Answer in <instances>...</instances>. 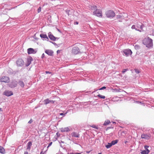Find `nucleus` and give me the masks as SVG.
<instances>
[{"instance_id":"f257e3e1","label":"nucleus","mask_w":154,"mask_h":154,"mask_svg":"<svg viewBox=\"0 0 154 154\" xmlns=\"http://www.w3.org/2000/svg\"><path fill=\"white\" fill-rule=\"evenodd\" d=\"M143 43L147 48H150L153 45L152 40L149 37L145 38L143 40Z\"/></svg>"},{"instance_id":"f03ea898","label":"nucleus","mask_w":154,"mask_h":154,"mask_svg":"<svg viewBox=\"0 0 154 154\" xmlns=\"http://www.w3.org/2000/svg\"><path fill=\"white\" fill-rule=\"evenodd\" d=\"M143 25L142 23H137V25L136 26L134 25L132 26L131 27V29H135L136 30L140 32H141L140 29L141 30L143 29Z\"/></svg>"},{"instance_id":"7ed1b4c3","label":"nucleus","mask_w":154,"mask_h":154,"mask_svg":"<svg viewBox=\"0 0 154 154\" xmlns=\"http://www.w3.org/2000/svg\"><path fill=\"white\" fill-rule=\"evenodd\" d=\"M105 14L107 17L113 18L115 16V14L114 12L112 10H108L107 11Z\"/></svg>"},{"instance_id":"20e7f679","label":"nucleus","mask_w":154,"mask_h":154,"mask_svg":"<svg viewBox=\"0 0 154 154\" xmlns=\"http://www.w3.org/2000/svg\"><path fill=\"white\" fill-rule=\"evenodd\" d=\"M93 14L99 17H102V11L99 9H96V10L93 12Z\"/></svg>"},{"instance_id":"39448f33","label":"nucleus","mask_w":154,"mask_h":154,"mask_svg":"<svg viewBox=\"0 0 154 154\" xmlns=\"http://www.w3.org/2000/svg\"><path fill=\"white\" fill-rule=\"evenodd\" d=\"M80 52L79 48L77 46L74 47L72 50V53L74 54H76Z\"/></svg>"},{"instance_id":"423d86ee","label":"nucleus","mask_w":154,"mask_h":154,"mask_svg":"<svg viewBox=\"0 0 154 154\" xmlns=\"http://www.w3.org/2000/svg\"><path fill=\"white\" fill-rule=\"evenodd\" d=\"M0 81L1 82L8 83L9 82L10 79L8 77L3 76L1 78Z\"/></svg>"},{"instance_id":"0eeeda50","label":"nucleus","mask_w":154,"mask_h":154,"mask_svg":"<svg viewBox=\"0 0 154 154\" xmlns=\"http://www.w3.org/2000/svg\"><path fill=\"white\" fill-rule=\"evenodd\" d=\"M144 148L145 150H143L140 153L141 154H148L150 152V151L149 150L148 148L149 147V146H145Z\"/></svg>"},{"instance_id":"6e6552de","label":"nucleus","mask_w":154,"mask_h":154,"mask_svg":"<svg viewBox=\"0 0 154 154\" xmlns=\"http://www.w3.org/2000/svg\"><path fill=\"white\" fill-rule=\"evenodd\" d=\"M123 52L125 55L128 56L129 55H131L132 54V52L130 49H128L125 50L123 51Z\"/></svg>"},{"instance_id":"1a4fd4ad","label":"nucleus","mask_w":154,"mask_h":154,"mask_svg":"<svg viewBox=\"0 0 154 154\" xmlns=\"http://www.w3.org/2000/svg\"><path fill=\"white\" fill-rule=\"evenodd\" d=\"M16 63L18 66H22L23 65L24 62L22 59L20 58L17 61Z\"/></svg>"},{"instance_id":"9d476101","label":"nucleus","mask_w":154,"mask_h":154,"mask_svg":"<svg viewBox=\"0 0 154 154\" xmlns=\"http://www.w3.org/2000/svg\"><path fill=\"white\" fill-rule=\"evenodd\" d=\"M17 84V82L15 81H13L9 84V86L11 88H14L16 87Z\"/></svg>"},{"instance_id":"9b49d317","label":"nucleus","mask_w":154,"mask_h":154,"mask_svg":"<svg viewBox=\"0 0 154 154\" xmlns=\"http://www.w3.org/2000/svg\"><path fill=\"white\" fill-rule=\"evenodd\" d=\"M36 51L32 48H29L27 49V53L29 54H35Z\"/></svg>"},{"instance_id":"f8f14e48","label":"nucleus","mask_w":154,"mask_h":154,"mask_svg":"<svg viewBox=\"0 0 154 154\" xmlns=\"http://www.w3.org/2000/svg\"><path fill=\"white\" fill-rule=\"evenodd\" d=\"M4 94L6 96H10L13 94V93L11 91H6L4 92Z\"/></svg>"},{"instance_id":"ddd939ff","label":"nucleus","mask_w":154,"mask_h":154,"mask_svg":"<svg viewBox=\"0 0 154 154\" xmlns=\"http://www.w3.org/2000/svg\"><path fill=\"white\" fill-rule=\"evenodd\" d=\"M60 131L63 132H68L70 131V129L68 127H62L60 128Z\"/></svg>"},{"instance_id":"4468645a","label":"nucleus","mask_w":154,"mask_h":154,"mask_svg":"<svg viewBox=\"0 0 154 154\" xmlns=\"http://www.w3.org/2000/svg\"><path fill=\"white\" fill-rule=\"evenodd\" d=\"M141 137L142 138H144L146 139H149L150 137V135H148L146 134H143L141 135Z\"/></svg>"},{"instance_id":"2eb2a0df","label":"nucleus","mask_w":154,"mask_h":154,"mask_svg":"<svg viewBox=\"0 0 154 154\" xmlns=\"http://www.w3.org/2000/svg\"><path fill=\"white\" fill-rule=\"evenodd\" d=\"M45 53L50 56H52L53 54V52L50 50H46L45 51Z\"/></svg>"},{"instance_id":"dca6fc26","label":"nucleus","mask_w":154,"mask_h":154,"mask_svg":"<svg viewBox=\"0 0 154 154\" xmlns=\"http://www.w3.org/2000/svg\"><path fill=\"white\" fill-rule=\"evenodd\" d=\"M117 19L119 20L120 22H122V20L124 19L123 17L120 15H117L116 16Z\"/></svg>"},{"instance_id":"f3484780","label":"nucleus","mask_w":154,"mask_h":154,"mask_svg":"<svg viewBox=\"0 0 154 154\" xmlns=\"http://www.w3.org/2000/svg\"><path fill=\"white\" fill-rule=\"evenodd\" d=\"M32 145V143L30 141L28 143L27 145V149L30 150L31 147Z\"/></svg>"},{"instance_id":"a211bd4d","label":"nucleus","mask_w":154,"mask_h":154,"mask_svg":"<svg viewBox=\"0 0 154 154\" xmlns=\"http://www.w3.org/2000/svg\"><path fill=\"white\" fill-rule=\"evenodd\" d=\"M0 152L2 154H4L5 153V150L4 148L1 146H0Z\"/></svg>"},{"instance_id":"6ab92c4d","label":"nucleus","mask_w":154,"mask_h":154,"mask_svg":"<svg viewBox=\"0 0 154 154\" xmlns=\"http://www.w3.org/2000/svg\"><path fill=\"white\" fill-rule=\"evenodd\" d=\"M48 37L51 40H52L53 41H55L56 40V38L55 37H54L52 35H49Z\"/></svg>"},{"instance_id":"aec40b11","label":"nucleus","mask_w":154,"mask_h":154,"mask_svg":"<svg viewBox=\"0 0 154 154\" xmlns=\"http://www.w3.org/2000/svg\"><path fill=\"white\" fill-rule=\"evenodd\" d=\"M72 137H79V135L78 134L76 133L73 132L72 134Z\"/></svg>"},{"instance_id":"412c9836","label":"nucleus","mask_w":154,"mask_h":154,"mask_svg":"<svg viewBox=\"0 0 154 154\" xmlns=\"http://www.w3.org/2000/svg\"><path fill=\"white\" fill-rule=\"evenodd\" d=\"M110 122H111L109 120H106L105 121L103 124V125L105 126L107 125L110 124Z\"/></svg>"},{"instance_id":"4be33fe9","label":"nucleus","mask_w":154,"mask_h":154,"mask_svg":"<svg viewBox=\"0 0 154 154\" xmlns=\"http://www.w3.org/2000/svg\"><path fill=\"white\" fill-rule=\"evenodd\" d=\"M19 85L22 87L23 88L24 86L23 82L21 81H20L18 82Z\"/></svg>"},{"instance_id":"5701e85b","label":"nucleus","mask_w":154,"mask_h":154,"mask_svg":"<svg viewBox=\"0 0 154 154\" xmlns=\"http://www.w3.org/2000/svg\"><path fill=\"white\" fill-rule=\"evenodd\" d=\"M118 142V140H112L111 142V143L112 145H114L115 144H116Z\"/></svg>"},{"instance_id":"b1692460","label":"nucleus","mask_w":154,"mask_h":154,"mask_svg":"<svg viewBox=\"0 0 154 154\" xmlns=\"http://www.w3.org/2000/svg\"><path fill=\"white\" fill-rule=\"evenodd\" d=\"M40 36L42 38H47L48 37L46 35L41 34L40 35Z\"/></svg>"},{"instance_id":"393cba45","label":"nucleus","mask_w":154,"mask_h":154,"mask_svg":"<svg viewBox=\"0 0 154 154\" xmlns=\"http://www.w3.org/2000/svg\"><path fill=\"white\" fill-rule=\"evenodd\" d=\"M112 146V145L111 143H108V144L106 145V147L107 148H109L111 147Z\"/></svg>"},{"instance_id":"a878e982","label":"nucleus","mask_w":154,"mask_h":154,"mask_svg":"<svg viewBox=\"0 0 154 154\" xmlns=\"http://www.w3.org/2000/svg\"><path fill=\"white\" fill-rule=\"evenodd\" d=\"M45 104H47L50 103V100L48 99H46L44 100Z\"/></svg>"},{"instance_id":"bb28decb","label":"nucleus","mask_w":154,"mask_h":154,"mask_svg":"<svg viewBox=\"0 0 154 154\" xmlns=\"http://www.w3.org/2000/svg\"><path fill=\"white\" fill-rule=\"evenodd\" d=\"M97 96L100 98H102V99H105V97L104 96L101 95L100 94H99L98 95H97Z\"/></svg>"},{"instance_id":"cd10ccee","label":"nucleus","mask_w":154,"mask_h":154,"mask_svg":"<svg viewBox=\"0 0 154 154\" xmlns=\"http://www.w3.org/2000/svg\"><path fill=\"white\" fill-rule=\"evenodd\" d=\"M41 7H39L38 9V13H39L41 11Z\"/></svg>"},{"instance_id":"c85d7f7f","label":"nucleus","mask_w":154,"mask_h":154,"mask_svg":"<svg viewBox=\"0 0 154 154\" xmlns=\"http://www.w3.org/2000/svg\"><path fill=\"white\" fill-rule=\"evenodd\" d=\"M135 48L136 49H138L139 48V46L138 45H136L135 46Z\"/></svg>"},{"instance_id":"c756f323","label":"nucleus","mask_w":154,"mask_h":154,"mask_svg":"<svg viewBox=\"0 0 154 154\" xmlns=\"http://www.w3.org/2000/svg\"><path fill=\"white\" fill-rule=\"evenodd\" d=\"M91 126L93 128H95V129H97L98 128L97 127L94 125H93L92 126Z\"/></svg>"},{"instance_id":"7c9ffc66","label":"nucleus","mask_w":154,"mask_h":154,"mask_svg":"<svg viewBox=\"0 0 154 154\" xmlns=\"http://www.w3.org/2000/svg\"><path fill=\"white\" fill-rule=\"evenodd\" d=\"M135 72H136L137 73H139L140 72L139 70L137 69H135Z\"/></svg>"},{"instance_id":"2f4dec72","label":"nucleus","mask_w":154,"mask_h":154,"mask_svg":"<svg viewBox=\"0 0 154 154\" xmlns=\"http://www.w3.org/2000/svg\"><path fill=\"white\" fill-rule=\"evenodd\" d=\"M106 88V87L105 86H103V87H102L101 88H100V89H99V90H102L103 89H105Z\"/></svg>"},{"instance_id":"473e14b6","label":"nucleus","mask_w":154,"mask_h":154,"mask_svg":"<svg viewBox=\"0 0 154 154\" xmlns=\"http://www.w3.org/2000/svg\"><path fill=\"white\" fill-rule=\"evenodd\" d=\"M127 70H128V69H124L122 71V72L123 73H124V72H125L126 71H127Z\"/></svg>"},{"instance_id":"72a5a7b5","label":"nucleus","mask_w":154,"mask_h":154,"mask_svg":"<svg viewBox=\"0 0 154 154\" xmlns=\"http://www.w3.org/2000/svg\"><path fill=\"white\" fill-rule=\"evenodd\" d=\"M52 142H51L50 143L48 144V146L47 147H49V146H50L52 144Z\"/></svg>"},{"instance_id":"f704fd0d","label":"nucleus","mask_w":154,"mask_h":154,"mask_svg":"<svg viewBox=\"0 0 154 154\" xmlns=\"http://www.w3.org/2000/svg\"><path fill=\"white\" fill-rule=\"evenodd\" d=\"M32 122V119H31L30 121L28 122V123L29 124L31 123Z\"/></svg>"},{"instance_id":"c9c22d12","label":"nucleus","mask_w":154,"mask_h":154,"mask_svg":"<svg viewBox=\"0 0 154 154\" xmlns=\"http://www.w3.org/2000/svg\"><path fill=\"white\" fill-rule=\"evenodd\" d=\"M28 65H29L31 63V61H30V60H28Z\"/></svg>"},{"instance_id":"e433bc0d","label":"nucleus","mask_w":154,"mask_h":154,"mask_svg":"<svg viewBox=\"0 0 154 154\" xmlns=\"http://www.w3.org/2000/svg\"><path fill=\"white\" fill-rule=\"evenodd\" d=\"M55 102L53 100H50V103H54Z\"/></svg>"},{"instance_id":"4c0bfd02","label":"nucleus","mask_w":154,"mask_h":154,"mask_svg":"<svg viewBox=\"0 0 154 154\" xmlns=\"http://www.w3.org/2000/svg\"><path fill=\"white\" fill-rule=\"evenodd\" d=\"M45 57V54H43L42 55V59L43 58Z\"/></svg>"},{"instance_id":"58836bf2","label":"nucleus","mask_w":154,"mask_h":154,"mask_svg":"<svg viewBox=\"0 0 154 154\" xmlns=\"http://www.w3.org/2000/svg\"><path fill=\"white\" fill-rule=\"evenodd\" d=\"M152 35H154V29H153L152 30Z\"/></svg>"},{"instance_id":"ea45409f","label":"nucleus","mask_w":154,"mask_h":154,"mask_svg":"<svg viewBox=\"0 0 154 154\" xmlns=\"http://www.w3.org/2000/svg\"><path fill=\"white\" fill-rule=\"evenodd\" d=\"M45 72L46 73H49V74H51V72H50L49 71H46Z\"/></svg>"},{"instance_id":"a19ab883","label":"nucleus","mask_w":154,"mask_h":154,"mask_svg":"<svg viewBox=\"0 0 154 154\" xmlns=\"http://www.w3.org/2000/svg\"><path fill=\"white\" fill-rule=\"evenodd\" d=\"M60 51H61L60 50H58L57 51V53H59L60 52Z\"/></svg>"},{"instance_id":"79ce46f5","label":"nucleus","mask_w":154,"mask_h":154,"mask_svg":"<svg viewBox=\"0 0 154 154\" xmlns=\"http://www.w3.org/2000/svg\"><path fill=\"white\" fill-rule=\"evenodd\" d=\"M28 154V152H24V154Z\"/></svg>"},{"instance_id":"37998d69","label":"nucleus","mask_w":154,"mask_h":154,"mask_svg":"<svg viewBox=\"0 0 154 154\" xmlns=\"http://www.w3.org/2000/svg\"><path fill=\"white\" fill-rule=\"evenodd\" d=\"M60 115H64V114L63 113H62L60 114Z\"/></svg>"},{"instance_id":"c03bdc74","label":"nucleus","mask_w":154,"mask_h":154,"mask_svg":"<svg viewBox=\"0 0 154 154\" xmlns=\"http://www.w3.org/2000/svg\"><path fill=\"white\" fill-rule=\"evenodd\" d=\"M40 154H44V153L43 152V151H42L41 152Z\"/></svg>"},{"instance_id":"a18cd8bd","label":"nucleus","mask_w":154,"mask_h":154,"mask_svg":"<svg viewBox=\"0 0 154 154\" xmlns=\"http://www.w3.org/2000/svg\"><path fill=\"white\" fill-rule=\"evenodd\" d=\"M93 8H94V9H95L96 8V6H93Z\"/></svg>"},{"instance_id":"49530a36","label":"nucleus","mask_w":154,"mask_h":154,"mask_svg":"<svg viewBox=\"0 0 154 154\" xmlns=\"http://www.w3.org/2000/svg\"><path fill=\"white\" fill-rule=\"evenodd\" d=\"M75 23H76V24H78V22H75Z\"/></svg>"},{"instance_id":"de8ad7c7","label":"nucleus","mask_w":154,"mask_h":154,"mask_svg":"<svg viewBox=\"0 0 154 154\" xmlns=\"http://www.w3.org/2000/svg\"><path fill=\"white\" fill-rule=\"evenodd\" d=\"M112 123H116V122H113Z\"/></svg>"},{"instance_id":"09e8293b","label":"nucleus","mask_w":154,"mask_h":154,"mask_svg":"<svg viewBox=\"0 0 154 154\" xmlns=\"http://www.w3.org/2000/svg\"><path fill=\"white\" fill-rule=\"evenodd\" d=\"M127 141H126L125 142V143H127Z\"/></svg>"},{"instance_id":"8fccbe9b","label":"nucleus","mask_w":154,"mask_h":154,"mask_svg":"<svg viewBox=\"0 0 154 154\" xmlns=\"http://www.w3.org/2000/svg\"><path fill=\"white\" fill-rule=\"evenodd\" d=\"M98 154H102L101 152L100 153H99Z\"/></svg>"},{"instance_id":"3c124183","label":"nucleus","mask_w":154,"mask_h":154,"mask_svg":"<svg viewBox=\"0 0 154 154\" xmlns=\"http://www.w3.org/2000/svg\"><path fill=\"white\" fill-rule=\"evenodd\" d=\"M87 153H89V152H87Z\"/></svg>"}]
</instances>
